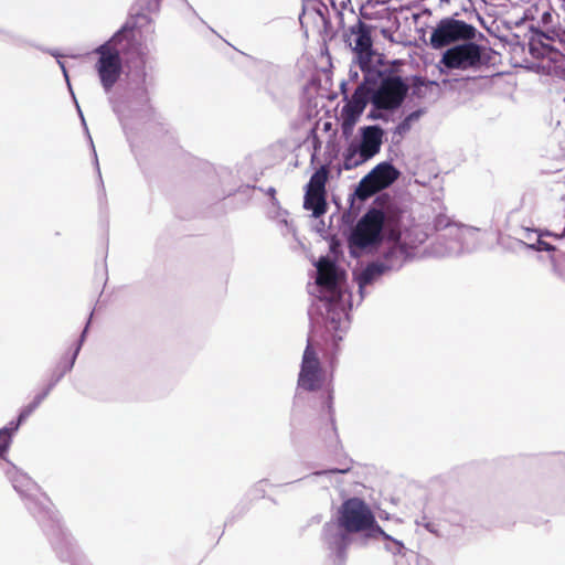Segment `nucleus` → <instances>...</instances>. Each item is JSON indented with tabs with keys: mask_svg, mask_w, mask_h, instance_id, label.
I'll list each match as a JSON object with an SVG mask.
<instances>
[{
	"mask_svg": "<svg viewBox=\"0 0 565 565\" xmlns=\"http://www.w3.org/2000/svg\"><path fill=\"white\" fill-rule=\"evenodd\" d=\"M373 533H375V535L376 534L381 535L384 540L387 541V543L385 544L386 551L391 552L394 555L403 553V551L405 548L403 542H401L396 539H393L391 535L385 533L380 526H376L375 529H373Z\"/></svg>",
	"mask_w": 565,
	"mask_h": 565,
	"instance_id": "obj_23",
	"label": "nucleus"
},
{
	"mask_svg": "<svg viewBox=\"0 0 565 565\" xmlns=\"http://www.w3.org/2000/svg\"><path fill=\"white\" fill-rule=\"evenodd\" d=\"M537 234L539 232L534 228L525 227L521 231V237L522 239L525 241V244L535 242V237Z\"/></svg>",
	"mask_w": 565,
	"mask_h": 565,
	"instance_id": "obj_30",
	"label": "nucleus"
},
{
	"mask_svg": "<svg viewBox=\"0 0 565 565\" xmlns=\"http://www.w3.org/2000/svg\"><path fill=\"white\" fill-rule=\"evenodd\" d=\"M324 381L326 372L321 366L319 352L315 345L308 341L298 375V388L309 392L317 391L323 386Z\"/></svg>",
	"mask_w": 565,
	"mask_h": 565,
	"instance_id": "obj_10",
	"label": "nucleus"
},
{
	"mask_svg": "<svg viewBox=\"0 0 565 565\" xmlns=\"http://www.w3.org/2000/svg\"><path fill=\"white\" fill-rule=\"evenodd\" d=\"M374 515L369 507L360 499L352 498L344 501L339 510L335 521L324 524L322 540L327 548L338 558L345 556L348 546L352 543V534L370 530V536H374Z\"/></svg>",
	"mask_w": 565,
	"mask_h": 565,
	"instance_id": "obj_2",
	"label": "nucleus"
},
{
	"mask_svg": "<svg viewBox=\"0 0 565 565\" xmlns=\"http://www.w3.org/2000/svg\"><path fill=\"white\" fill-rule=\"evenodd\" d=\"M381 189L379 188V185H376V183L374 182V180L372 178H370V174H366L359 183V185L356 186L355 189V192L354 194L360 199V200H366L369 199L370 196H372L374 193H376L377 191H380Z\"/></svg>",
	"mask_w": 565,
	"mask_h": 565,
	"instance_id": "obj_22",
	"label": "nucleus"
},
{
	"mask_svg": "<svg viewBox=\"0 0 565 565\" xmlns=\"http://www.w3.org/2000/svg\"><path fill=\"white\" fill-rule=\"evenodd\" d=\"M87 328H88V324H87V326H86V328L84 329V331H83V333H82V335H81V339H79V341H78V343H77V345H76V349H75V351H74V353H73V355H72V359L70 360V362L67 363V365L64 367V370H63L62 374H61V375H60V376H58L54 382H52V383L46 387V390H45L44 392H42V393L38 394V395L34 397V399H33L32 404H33L36 408L40 406V404L43 402V399L49 395V393L51 392V390L53 388V386L56 384V382H58V381H60V379L63 376V374L72 370V367H73V365H74V363H75V360H76V358H77V354H78V352H79V350H81V347H82V344H83V342H84V339H85V335H86V332H87Z\"/></svg>",
	"mask_w": 565,
	"mask_h": 565,
	"instance_id": "obj_21",
	"label": "nucleus"
},
{
	"mask_svg": "<svg viewBox=\"0 0 565 565\" xmlns=\"http://www.w3.org/2000/svg\"><path fill=\"white\" fill-rule=\"evenodd\" d=\"M36 409V407L30 403L29 405L24 406L21 411H20V414L18 416V419L17 420H12L9 423V427L10 429L15 433L20 425Z\"/></svg>",
	"mask_w": 565,
	"mask_h": 565,
	"instance_id": "obj_27",
	"label": "nucleus"
},
{
	"mask_svg": "<svg viewBox=\"0 0 565 565\" xmlns=\"http://www.w3.org/2000/svg\"><path fill=\"white\" fill-rule=\"evenodd\" d=\"M434 224L437 231H444L438 244L441 245L445 242V248L436 250L439 255H458L472 249L477 235L473 228L452 223L443 214L435 218Z\"/></svg>",
	"mask_w": 565,
	"mask_h": 565,
	"instance_id": "obj_5",
	"label": "nucleus"
},
{
	"mask_svg": "<svg viewBox=\"0 0 565 565\" xmlns=\"http://www.w3.org/2000/svg\"><path fill=\"white\" fill-rule=\"evenodd\" d=\"M393 239L392 246L383 254L382 258L377 259L386 273L401 269L408 259L413 258L411 249L404 247L399 241Z\"/></svg>",
	"mask_w": 565,
	"mask_h": 565,
	"instance_id": "obj_15",
	"label": "nucleus"
},
{
	"mask_svg": "<svg viewBox=\"0 0 565 565\" xmlns=\"http://www.w3.org/2000/svg\"><path fill=\"white\" fill-rule=\"evenodd\" d=\"M370 178L374 180L381 190L394 183L398 177L399 171L390 162L379 163L370 173Z\"/></svg>",
	"mask_w": 565,
	"mask_h": 565,
	"instance_id": "obj_17",
	"label": "nucleus"
},
{
	"mask_svg": "<svg viewBox=\"0 0 565 565\" xmlns=\"http://www.w3.org/2000/svg\"><path fill=\"white\" fill-rule=\"evenodd\" d=\"M57 63H58L62 72H63V75H64V77H65V79L67 82L68 87L71 88V84H70V79H68V74H67V71H66V67H65L64 63L62 61H60V60H57Z\"/></svg>",
	"mask_w": 565,
	"mask_h": 565,
	"instance_id": "obj_35",
	"label": "nucleus"
},
{
	"mask_svg": "<svg viewBox=\"0 0 565 565\" xmlns=\"http://www.w3.org/2000/svg\"><path fill=\"white\" fill-rule=\"evenodd\" d=\"M347 471H349V468H345V469H330V470H326V471L316 472L315 476H321V475H327V473H345Z\"/></svg>",
	"mask_w": 565,
	"mask_h": 565,
	"instance_id": "obj_33",
	"label": "nucleus"
},
{
	"mask_svg": "<svg viewBox=\"0 0 565 565\" xmlns=\"http://www.w3.org/2000/svg\"><path fill=\"white\" fill-rule=\"evenodd\" d=\"M75 104H76L77 113H78V115H79V118H81L82 125H83V127H84V129H85V132L87 134V136H88V138H89L90 145H92V148H93V152H94L95 166H96V169H97L98 177H99V179H100V178H102V175H100V170H99V164H98L97 153H96V151H95V148H94V145H93V140H92V137H90V135H89V132H88V128H87V125H86V121H85L84 115H83V113H82V109H81V107H79V105H78V103H77V102H75Z\"/></svg>",
	"mask_w": 565,
	"mask_h": 565,
	"instance_id": "obj_28",
	"label": "nucleus"
},
{
	"mask_svg": "<svg viewBox=\"0 0 565 565\" xmlns=\"http://www.w3.org/2000/svg\"><path fill=\"white\" fill-rule=\"evenodd\" d=\"M408 85L397 75H388L371 92L370 102L374 108L394 110L406 97Z\"/></svg>",
	"mask_w": 565,
	"mask_h": 565,
	"instance_id": "obj_8",
	"label": "nucleus"
},
{
	"mask_svg": "<svg viewBox=\"0 0 565 565\" xmlns=\"http://www.w3.org/2000/svg\"><path fill=\"white\" fill-rule=\"evenodd\" d=\"M370 92L363 85H360L351 98L342 108V117L345 124L352 126L354 125L363 110L366 107L367 102L370 100Z\"/></svg>",
	"mask_w": 565,
	"mask_h": 565,
	"instance_id": "obj_14",
	"label": "nucleus"
},
{
	"mask_svg": "<svg viewBox=\"0 0 565 565\" xmlns=\"http://www.w3.org/2000/svg\"><path fill=\"white\" fill-rule=\"evenodd\" d=\"M542 56L555 65H561L565 60V55L557 47L550 43H542Z\"/></svg>",
	"mask_w": 565,
	"mask_h": 565,
	"instance_id": "obj_25",
	"label": "nucleus"
},
{
	"mask_svg": "<svg viewBox=\"0 0 565 565\" xmlns=\"http://www.w3.org/2000/svg\"><path fill=\"white\" fill-rule=\"evenodd\" d=\"M386 270L377 262L369 264L361 273L355 274V280L359 287L360 300L364 298L365 288L376 281Z\"/></svg>",
	"mask_w": 565,
	"mask_h": 565,
	"instance_id": "obj_18",
	"label": "nucleus"
},
{
	"mask_svg": "<svg viewBox=\"0 0 565 565\" xmlns=\"http://www.w3.org/2000/svg\"><path fill=\"white\" fill-rule=\"evenodd\" d=\"M392 238L399 241L404 247H407L412 252V256L415 255V249L427 239V234L423 231L418 224H412L409 227H405L404 233H399L395 236L391 234Z\"/></svg>",
	"mask_w": 565,
	"mask_h": 565,
	"instance_id": "obj_16",
	"label": "nucleus"
},
{
	"mask_svg": "<svg viewBox=\"0 0 565 565\" xmlns=\"http://www.w3.org/2000/svg\"><path fill=\"white\" fill-rule=\"evenodd\" d=\"M417 524H420L419 522ZM423 526L430 533H437V530H436V524L433 523V522H425V523H422Z\"/></svg>",
	"mask_w": 565,
	"mask_h": 565,
	"instance_id": "obj_34",
	"label": "nucleus"
},
{
	"mask_svg": "<svg viewBox=\"0 0 565 565\" xmlns=\"http://www.w3.org/2000/svg\"><path fill=\"white\" fill-rule=\"evenodd\" d=\"M383 110H386L385 108H372L367 115L370 119H382L383 118Z\"/></svg>",
	"mask_w": 565,
	"mask_h": 565,
	"instance_id": "obj_32",
	"label": "nucleus"
},
{
	"mask_svg": "<svg viewBox=\"0 0 565 565\" xmlns=\"http://www.w3.org/2000/svg\"><path fill=\"white\" fill-rule=\"evenodd\" d=\"M385 222L384 213L370 209L356 223L350 235V244L359 248L373 246L381 242Z\"/></svg>",
	"mask_w": 565,
	"mask_h": 565,
	"instance_id": "obj_9",
	"label": "nucleus"
},
{
	"mask_svg": "<svg viewBox=\"0 0 565 565\" xmlns=\"http://www.w3.org/2000/svg\"><path fill=\"white\" fill-rule=\"evenodd\" d=\"M2 471L12 483L14 490L24 500L29 511L40 523L45 525L46 521H54L51 502L28 475L20 471L10 461L4 462Z\"/></svg>",
	"mask_w": 565,
	"mask_h": 565,
	"instance_id": "obj_4",
	"label": "nucleus"
},
{
	"mask_svg": "<svg viewBox=\"0 0 565 565\" xmlns=\"http://www.w3.org/2000/svg\"><path fill=\"white\" fill-rule=\"evenodd\" d=\"M113 109H114V111H116V113L118 111V110H117V107H116L115 105H113Z\"/></svg>",
	"mask_w": 565,
	"mask_h": 565,
	"instance_id": "obj_37",
	"label": "nucleus"
},
{
	"mask_svg": "<svg viewBox=\"0 0 565 565\" xmlns=\"http://www.w3.org/2000/svg\"><path fill=\"white\" fill-rule=\"evenodd\" d=\"M552 235L553 234L551 232H548V231L540 232L536 235V237H535V242L526 243V247H529V248H531L533 250H537V252H541V250H546V252L554 250L555 247L553 245H551L547 242L542 241L543 236H552Z\"/></svg>",
	"mask_w": 565,
	"mask_h": 565,
	"instance_id": "obj_26",
	"label": "nucleus"
},
{
	"mask_svg": "<svg viewBox=\"0 0 565 565\" xmlns=\"http://www.w3.org/2000/svg\"><path fill=\"white\" fill-rule=\"evenodd\" d=\"M475 35L476 28L473 25L455 18H444L433 30L429 44L433 49L439 50L454 42L470 41Z\"/></svg>",
	"mask_w": 565,
	"mask_h": 565,
	"instance_id": "obj_7",
	"label": "nucleus"
},
{
	"mask_svg": "<svg viewBox=\"0 0 565 565\" xmlns=\"http://www.w3.org/2000/svg\"><path fill=\"white\" fill-rule=\"evenodd\" d=\"M384 131L379 126H367L361 129V142L351 145L344 154L347 169L356 167L380 152Z\"/></svg>",
	"mask_w": 565,
	"mask_h": 565,
	"instance_id": "obj_6",
	"label": "nucleus"
},
{
	"mask_svg": "<svg viewBox=\"0 0 565 565\" xmlns=\"http://www.w3.org/2000/svg\"><path fill=\"white\" fill-rule=\"evenodd\" d=\"M14 433L10 429L9 426H6L0 429V469L2 470V467L6 461H8L4 458V455L8 452L9 447L12 441V435Z\"/></svg>",
	"mask_w": 565,
	"mask_h": 565,
	"instance_id": "obj_24",
	"label": "nucleus"
},
{
	"mask_svg": "<svg viewBox=\"0 0 565 565\" xmlns=\"http://www.w3.org/2000/svg\"><path fill=\"white\" fill-rule=\"evenodd\" d=\"M128 32L129 30L122 26L108 41L93 51L97 56L94 70L106 94L110 93L122 74L121 55L129 44Z\"/></svg>",
	"mask_w": 565,
	"mask_h": 565,
	"instance_id": "obj_3",
	"label": "nucleus"
},
{
	"mask_svg": "<svg viewBox=\"0 0 565 565\" xmlns=\"http://www.w3.org/2000/svg\"><path fill=\"white\" fill-rule=\"evenodd\" d=\"M147 2V7L149 10H154L158 8L160 0H145Z\"/></svg>",
	"mask_w": 565,
	"mask_h": 565,
	"instance_id": "obj_36",
	"label": "nucleus"
},
{
	"mask_svg": "<svg viewBox=\"0 0 565 565\" xmlns=\"http://www.w3.org/2000/svg\"><path fill=\"white\" fill-rule=\"evenodd\" d=\"M345 41L359 54H370L372 49L371 26L361 20L349 26Z\"/></svg>",
	"mask_w": 565,
	"mask_h": 565,
	"instance_id": "obj_13",
	"label": "nucleus"
},
{
	"mask_svg": "<svg viewBox=\"0 0 565 565\" xmlns=\"http://www.w3.org/2000/svg\"><path fill=\"white\" fill-rule=\"evenodd\" d=\"M87 328H88V324H87V326H86V328L84 329V331H83V333H82V335H81V339H79V341H78V343H77V345H76V349H75V351H74V353H73V355H72V359L70 360V362L67 363V365L64 367V370H63L62 374H61V375H60V376H58L54 382H52V383L46 387V390H45L44 392H42V393L38 394V395L34 397V399H33L32 404H33L36 408L40 406V404L43 402V399L49 395V393L51 392V390L53 388V386L56 384V382H58V381H60V379L63 376V374L72 370V367H73V365H74V363H75V360H76V358H77V354H78V352H79V350H81V347H82V344H83V342H84V339H85V335H86V332H87Z\"/></svg>",
	"mask_w": 565,
	"mask_h": 565,
	"instance_id": "obj_19",
	"label": "nucleus"
},
{
	"mask_svg": "<svg viewBox=\"0 0 565 565\" xmlns=\"http://www.w3.org/2000/svg\"><path fill=\"white\" fill-rule=\"evenodd\" d=\"M449 70H468L481 64V46L475 42H466L445 51L439 62Z\"/></svg>",
	"mask_w": 565,
	"mask_h": 565,
	"instance_id": "obj_11",
	"label": "nucleus"
},
{
	"mask_svg": "<svg viewBox=\"0 0 565 565\" xmlns=\"http://www.w3.org/2000/svg\"><path fill=\"white\" fill-rule=\"evenodd\" d=\"M316 298L315 306L323 317L324 327L334 340H341L350 321V295L345 287V271L328 257L316 264V281L309 287Z\"/></svg>",
	"mask_w": 565,
	"mask_h": 565,
	"instance_id": "obj_1",
	"label": "nucleus"
},
{
	"mask_svg": "<svg viewBox=\"0 0 565 565\" xmlns=\"http://www.w3.org/2000/svg\"><path fill=\"white\" fill-rule=\"evenodd\" d=\"M417 117L416 114L409 115L406 119L399 122L396 127V132L404 134L409 128V120Z\"/></svg>",
	"mask_w": 565,
	"mask_h": 565,
	"instance_id": "obj_31",
	"label": "nucleus"
},
{
	"mask_svg": "<svg viewBox=\"0 0 565 565\" xmlns=\"http://www.w3.org/2000/svg\"><path fill=\"white\" fill-rule=\"evenodd\" d=\"M87 328H88V324H87V326H86V328L84 329V331H83V333H82V335H81V339H79V341H78V343H77V345H76V349H75V351H74V353H73V355H72V359L70 360V362L67 363V365L64 367V370H63L62 374H61V375H60V376H58L54 382H52V383L46 387V390H45L44 392H42V393L38 394V395L34 397V399H33L32 404H33L36 408L40 406V404L43 402V399L49 395V393L51 392V390L53 388V386L56 384V382H58V381H60V379L63 376V374L72 370V367H73V365H74V363H75V360H76V358H77V354H78V352H79V350H81V347H82V344H83V342H84V339H85V335H86V332H87Z\"/></svg>",
	"mask_w": 565,
	"mask_h": 565,
	"instance_id": "obj_20",
	"label": "nucleus"
},
{
	"mask_svg": "<svg viewBox=\"0 0 565 565\" xmlns=\"http://www.w3.org/2000/svg\"><path fill=\"white\" fill-rule=\"evenodd\" d=\"M328 171L324 167L318 169L306 185L303 207L312 212V216L318 218L326 213V183Z\"/></svg>",
	"mask_w": 565,
	"mask_h": 565,
	"instance_id": "obj_12",
	"label": "nucleus"
},
{
	"mask_svg": "<svg viewBox=\"0 0 565 565\" xmlns=\"http://www.w3.org/2000/svg\"><path fill=\"white\" fill-rule=\"evenodd\" d=\"M278 226H279L280 233L284 236L295 235L294 224L291 222H289L287 218L280 220L278 222Z\"/></svg>",
	"mask_w": 565,
	"mask_h": 565,
	"instance_id": "obj_29",
	"label": "nucleus"
}]
</instances>
